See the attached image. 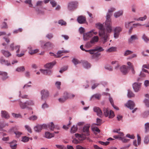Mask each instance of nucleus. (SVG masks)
Listing matches in <instances>:
<instances>
[{"label":"nucleus","mask_w":149,"mask_h":149,"mask_svg":"<svg viewBox=\"0 0 149 149\" xmlns=\"http://www.w3.org/2000/svg\"><path fill=\"white\" fill-rule=\"evenodd\" d=\"M96 27L100 30L99 31V35L103 43H104L108 40V38L109 36L108 33H110L107 32L106 31V32L105 29L103 27V25L100 23H97L95 24ZM107 30L106 28L105 27Z\"/></svg>","instance_id":"f257e3e1"},{"label":"nucleus","mask_w":149,"mask_h":149,"mask_svg":"<svg viewBox=\"0 0 149 149\" xmlns=\"http://www.w3.org/2000/svg\"><path fill=\"white\" fill-rule=\"evenodd\" d=\"M115 10V9L111 8L108 10L106 16V20L105 22L106 28L107 32L111 33L112 31V22L110 17L112 16V13Z\"/></svg>","instance_id":"f03ea898"},{"label":"nucleus","mask_w":149,"mask_h":149,"mask_svg":"<svg viewBox=\"0 0 149 149\" xmlns=\"http://www.w3.org/2000/svg\"><path fill=\"white\" fill-rule=\"evenodd\" d=\"M79 2L77 1H72L68 3V9L70 11H73L77 9L78 6Z\"/></svg>","instance_id":"7ed1b4c3"},{"label":"nucleus","mask_w":149,"mask_h":149,"mask_svg":"<svg viewBox=\"0 0 149 149\" xmlns=\"http://www.w3.org/2000/svg\"><path fill=\"white\" fill-rule=\"evenodd\" d=\"M39 43L41 47L44 49L47 50L52 49L54 46L53 44L50 42H48L44 44L43 41H40L39 42Z\"/></svg>","instance_id":"20e7f679"},{"label":"nucleus","mask_w":149,"mask_h":149,"mask_svg":"<svg viewBox=\"0 0 149 149\" xmlns=\"http://www.w3.org/2000/svg\"><path fill=\"white\" fill-rule=\"evenodd\" d=\"M103 112L105 116L109 117V118H112L115 116L114 112L108 108L104 107L103 108Z\"/></svg>","instance_id":"39448f33"},{"label":"nucleus","mask_w":149,"mask_h":149,"mask_svg":"<svg viewBox=\"0 0 149 149\" xmlns=\"http://www.w3.org/2000/svg\"><path fill=\"white\" fill-rule=\"evenodd\" d=\"M122 29L121 27L116 26L115 28L114 29V37L115 39L118 38L120 35V32L122 31Z\"/></svg>","instance_id":"423d86ee"},{"label":"nucleus","mask_w":149,"mask_h":149,"mask_svg":"<svg viewBox=\"0 0 149 149\" xmlns=\"http://www.w3.org/2000/svg\"><path fill=\"white\" fill-rule=\"evenodd\" d=\"M41 98L42 100H45L49 96V93L47 90L43 89L41 91Z\"/></svg>","instance_id":"0eeeda50"},{"label":"nucleus","mask_w":149,"mask_h":149,"mask_svg":"<svg viewBox=\"0 0 149 149\" xmlns=\"http://www.w3.org/2000/svg\"><path fill=\"white\" fill-rule=\"evenodd\" d=\"M90 127V124H87L84 126L83 127V132L84 136L89 135V129Z\"/></svg>","instance_id":"6e6552de"},{"label":"nucleus","mask_w":149,"mask_h":149,"mask_svg":"<svg viewBox=\"0 0 149 149\" xmlns=\"http://www.w3.org/2000/svg\"><path fill=\"white\" fill-rule=\"evenodd\" d=\"M20 46L19 45H17L15 46V49L17 50L16 51V53H17L16 56L19 57L23 56L24 55L25 52L24 51H21L20 54H19L18 53L20 51Z\"/></svg>","instance_id":"1a4fd4ad"},{"label":"nucleus","mask_w":149,"mask_h":149,"mask_svg":"<svg viewBox=\"0 0 149 149\" xmlns=\"http://www.w3.org/2000/svg\"><path fill=\"white\" fill-rule=\"evenodd\" d=\"M125 106L127 108L132 110L134 108L135 104L133 101L131 100H129L125 104Z\"/></svg>","instance_id":"9d476101"},{"label":"nucleus","mask_w":149,"mask_h":149,"mask_svg":"<svg viewBox=\"0 0 149 149\" xmlns=\"http://www.w3.org/2000/svg\"><path fill=\"white\" fill-rule=\"evenodd\" d=\"M93 31H90L83 34V39L84 40H87L92 36L93 34L91 33V32Z\"/></svg>","instance_id":"9b49d317"},{"label":"nucleus","mask_w":149,"mask_h":149,"mask_svg":"<svg viewBox=\"0 0 149 149\" xmlns=\"http://www.w3.org/2000/svg\"><path fill=\"white\" fill-rule=\"evenodd\" d=\"M18 130L17 127L15 126L13 127L11 129V130L13 131L15 134L16 136L17 137H19L22 134V133L18 131H16Z\"/></svg>","instance_id":"f8f14e48"},{"label":"nucleus","mask_w":149,"mask_h":149,"mask_svg":"<svg viewBox=\"0 0 149 149\" xmlns=\"http://www.w3.org/2000/svg\"><path fill=\"white\" fill-rule=\"evenodd\" d=\"M138 39L139 37L137 35H132L128 39V43L129 44H132L134 41Z\"/></svg>","instance_id":"ddd939ff"},{"label":"nucleus","mask_w":149,"mask_h":149,"mask_svg":"<svg viewBox=\"0 0 149 149\" xmlns=\"http://www.w3.org/2000/svg\"><path fill=\"white\" fill-rule=\"evenodd\" d=\"M77 20L78 22L80 24H84L86 22L85 17L82 15L79 16L77 17Z\"/></svg>","instance_id":"4468645a"},{"label":"nucleus","mask_w":149,"mask_h":149,"mask_svg":"<svg viewBox=\"0 0 149 149\" xmlns=\"http://www.w3.org/2000/svg\"><path fill=\"white\" fill-rule=\"evenodd\" d=\"M120 70L123 74H125L128 72V67L125 65H123L120 67Z\"/></svg>","instance_id":"2eb2a0df"},{"label":"nucleus","mask_w":149,"mask_h":149,"mask_svg":"<svg viewBox=\"0 0 149 149\" xmlns=\"http://www.w3.org/2000/svg\"><path fill=\"white\" fill-rule=\"evenodd\" d=\"M0 63L3 65H5L7 66H11V64L8 62V60L4 59L3 57H1L0 58Z\"/></svg>","instance_id":"dca6fc26"},{"label":"nucleus","mask_w":149,"mask_h":149,"mask_svg":"<svg viewBox=\"0 0 149 149\" xmlns=\"http://www.w3.org/2000/svg\"><path fill=\"white\" fill-rule=\"evenodd\" d=\"M93 111L94 112L97 113L98 116L99 117H101L102 115V112L101 111L100 109L97 107H95L93 108Z\"/></svg>","instance_id":"f3484780"},{"label":"nucleus","mask_w":149,"mask_h":149,"mask_svg":"<svg viewBox=\"0 0 149 149\" xmlns=\"http://www.w3.org/2000/svg\"><path fill=\"white\" fill-rule=\"evenodd\" d=\"M1 116L2 118H4L6 119H8L9 117V115L8 112L5 111H1Z\"/></svg>","instance_id":"a211bd4d"},{"label":"nucleus","mask_w":149,"mask_h":149,"mask_svg":"<svg viewBox=\"0 0 149 149\" xmlns=\"http://www.w3.org/2000/svg\"><path fill=\"white\" fill-rule=\"evenodd\" d=\"M18 104L20 108L22 109H24L27 108V105L26 102H23L19 100H18Z\"/></svg>","instance_id":"6ab92c4d"},{"label":"nucleus","mask_w":149,"mask_h":149,"mask_svg":"<svg viewBox=\"0 0 149 149\" xmlns=\"http://www.w3.org/2000/svg\"><path fill=\"white\" fill-rule=\"evenodd\" d=\"M40 71L42 73L45 75H49L51 74L52 73V71L50 69L46 70L40 69Z\"/></svg>","instance_id":"aec40b11"},{"label":"nucleus","mask_w":149,"mask_h":149,"mask_svg":"<svg viewBox=\"0 0 149 149\" xmlns=\"http://www.w3.org/2000/svg\"><path fill=\"white\" fill-rule=\"evenodd\" d=\"M56 62L55 61H53L52 62L48 63L44 65V67L48 69H51L52 68L53 66L56 64Z\"/></svg>","instance_id":"412c9836"},{"label":"nucleus","mask_w":149,"mask_h":149,"mask_svg":"<svg viewBox=\"0 0 149 149\" xmlns=\"http://www.w3.org/2000/svg\"><path fill=\"white\" fill-rule=\"evenodd\" d=\"M133 88L135 92H137L139 90L140 88V85L139 84L137 83H134L132 85Z\"/></svg>","instance_id":"4be33fe9"},{"label":"nucleus","mask_w":149,"mask_h":149,"mask_svg":"<svg viewBox=\"0 0 149 149\" xmlns=\"http://www.w3.org/2000/svg\"><path fill=\"white\" fill-rule=\"evenodd\" d=\"M123 10H120L117 12H115L114 14V17L117 18L120 16L123 15Z\"/></svg>","instance_id":"5701e85b"},{"label":"nucleus","mask_w":149,"mask_h":149,"mask_svg":"<svg viewBox=\"0 0 149 149\" xmlns=\"http://www.w3.org/2000/svg\"><path fill=\"white\" fill-rule=\"evenodd\" d=\"M54 133H51L49 132H46L45 133V137L47 139H50L54 136Z\"/></svg>","instance_id":"b1692460"},{"label":"nucleus","mask_w":149,"mask_h":149,"mask_svg":"<svg viewBox=\"0 0 149 149\" xmlns=\"http://www.w3.org/2000/svg\"><path fill=\"white\" fill-rule=\"evenodd\" d=\"M68 51L67 50H60L58 51L56 55V57L57 58L60 57L61 56V54L63 53H67L68 52Z\"/></svg>","instance_id":"393cba45"},{"label":"nucleus","mask_w":149,"mask_h":149,"mask_svg":"<svg viewBox=\"0 0 149 149\" xmlns=\"http://www.w3.org/2000/svg\"><path fill=\"white\" fill-rule=\"evenodd\" d=\"M17 144L16 141L15 140H13L10 143V146L12 149H15L16 148Z\"/></svg>","instance_id":"a878e982"},{"label":"nucleus","mask_w":149,"mask_h":149,"mask_svg":"<svg viewBox=\"0 0 149 149\" xmlns=\"http://www.w3.org/2000/svg\"><path fill=\"white\" fill-rule=\"evenodd\" d=\"M82 65L86 69H88L91 67L90 64L87 61H83L82 62Z\"/></svg>","instance_id":"bb28decb"},{"label":"nucleus","mask_w":149,"mask_h":149,"mask_svg":"<svg viewBox=\"0 0 149 149\" xmlns=\"http://www.w3.org/2000/svg\"><path fill=\"white\" fill-rule=\"evenodd\" d=\"M127 64L131 70L132 73L133 74H134L135 73V71L134 70V67L132 64L130 62H127Z\"/></svg>","instance_id":"cd10ccee"},{"label":"nucleus","mask_w":149,"mask_h":149,"mask_svg":"<svg viewBox=\"0 0 149 149\" xmlns=\"http://www.w3.org/2000/svg\"><path fill=\"white\" fill-rule=\"evenodd\" d=\"M34 130L37 132H40L42 129V126L41 125H38L35 126L34 128Z\"/></svg>","instance_id":"c85d7f7f"},{"label":"nucleus","mask_w":149,"mask_h":149,"mask_svg":"<svg viewBox=\"0 0 149 149\" xmlns=\"http://www.w3.org/2000/svg\"><path fill=\"white\" fill-rule=\"evenodd\" d=\"M99 37L97 36H95L93 37L91 40V43H94L95 42H97L98 41Z\"/></svg>","instance_id":"c756f323"},{"label":"nucleus","mask_w":149,"mask_h":149,"mask_svg":"<svg viewBox=\"0 0 149 149\" xmlns=\"http://www.w3.org/2000/svg\"><path fill=\"white\" fill-rule=\"evenodd\" d=\"M1 52L2 54L6 57H9L11 55V53L8 51L2 50Z\"/></svg>","instance_id":"7c9ffc66"},{"label":"nucleus","mask_w":149,"mask_h":149,"mask_svg":"<svg viewBox=\"0 0 149 149\" xmlns=\"http://www.w3.org/2000/svg\"><path fill=\"white\" fill-rule=\"evenodd\" d=\"M75 135L76 137L78 138L79 139H80V138H81V139H80L81 140L84 139L86 138L85 136H84L83 134H75Z\"/></svg>","instance_id":"2f4dec72"},{"label":"nucleus","mask_w":149,"mask_h":149,"mask_svg":"<svg viewBox=\"0 0 149 149\" xmlns=\"http://www.w3.org/2000/svg\"><path fill=\"white\" fill-rule=\"evenodd\" d=\"M109 100L111 105L116 110H118L119 109L118 108L114 105L113 99L111 97H109Z\"/></svg>","instance_id":"473e14b6"},{"label":"nucleus","mask_w":149,"mask_h":149,"mask_svg":"<svg viewBox=\"0 0 149 149\" xmlns=\"http://www.w3.org/2000/svg\"><path fill=\"white\" fill-rule=\"evenodd\" d=\"M2 76V79L3 80H4L8 78V74L6 72H3Z\"/></svg>","instance_id":"72a5a7b5"},{"label":"nucleus","mask_w":149,"mask_h":149,"mask_svg":"<svg viewBox=\"0 0 149 149\" xmlns=\"http://www.w3.org/2000/svg\"><path fill=\"white\" fill-rule=\"evenodd\" d=\"M77 129V126L74 125L71 128L70 132L71 133H74L76 132Z\"/></svg>","instance_id":"f704fd0d"},{"label":"nucleus","mask_w":149,"mask_h":149,"mask_svg":"<svg viewBox=\"0 0 149 149\" xmlns=\"http://www.w3.org/2000/svg\"><path fill=\"white\" fill-rule=\"evenodd\" d=\"M111 64L114 65L115 69L116 70H117L119 68V65L118 62L117 61H113L111 62Z\"/></svg>","instance_id":"c9c22d12"},{"label":"nucleus","mask_w":149,"mask_h":149,"mask_svg":"<svg viewBox=\"0 0 149 149\" xmlns=\"http://www.w3.org/2000/svg\"><path fill=\"white\" fill-rule=\"evenodd\" d=\"M137 137L138 139V142L137 143L136 140H134L133 142V144L136 146H137L139 145L140 143V136L139 134H137Z\"/></svg>","instance_id":"e433bc0d"},{"label":"nucleus","mask_w":149,"mask_h":149,"mask_svg":"<svg viewBox=\"0 0 149 149\" xmlns=\"http://www.w3.org/2000/svg\"><path fill=\"white\" fill-rule=\"evenodd\" d=\"M48 128L51 130H53L54 128V125L52 122L48 124Z\"/></svg>","instance_id":"4c0bfd02"},{"label":"nucleus","mask_w":149,"mask_h":149,"mask_svg":"<svg viewBox=\"0 0 149 149\" xmlns=\"http://www.w3.org/2000/svg\"><path fill=\"white\" fill-rule=\"evenodd\" d=\"M127 96L129 98H131L134 96V94L131 91L129 90H128Z\"/></svg>","instance_id":"58836bf2"},{"label":"nucleus","mask_w":149,"mask_h":149,"mask_svg":"<svg viewBox=\"0 0 149 149\" xmlns=\"http://www.w3.org/2000/svg\"><path fill=\"white\" fill-rule=\"evenodd\" d=\"M101 95L100 94H95L93 95L91 97V100L92 98H95V99H96L98 100H99L100 99L101 97Z\"/></svg>","instance_id":"ea45409f"},{"label":"nucleus","mask_w":149,"mask_h":149,"mask_svg":"<svg viewBox=\"0 0 149 149\" xmlns=\"http://www.w3.org/2000/svg\"><path fill=\"white\" fill-rule=\"evenodd\" d=\"M63 97L67 100V99L70 98V93L65 92L64 93Z\"/></svg>","instance_id":"a19ab883"},{"label":"nucleus","mask_w":149,"mask_h":149,"mask_svg":"<svg viewBox=\"0 0 149 149\" xmlns=\"http://www.w3.org/2000/svg\"><path fill=\"white\" fill-rule=\"evenodd\" d=\"M26 104L28 106H32L34 105V101L32 100H29L26 101Z\"/></svg>","instance_id":"79ce46f5"},{"label":"nucleus","mask_w":149,"mask_h":149,"mask_svg":"<svg viewBox=\"0 0 149 149\" xmlns=\"http://www.w3.org/2000/svg\"><path fill=\"white\" fill-rule=\"evenodd\" d=\"M116 48L115 47H111L106 50V52H110L115 51L116 50Z\"/></svg>","instance_id":"37998d69"},{"label":"nucleus","mask_w":149,"mask_h":149,"mask_svg":"<svg viewBox=\"0 0 149 149\" xmlns=\"http://www.w3.org/2000/svg\"><path fill=\"white\" fill-rule=\"evenodd\" d=\"M29 138L26 136H23L22 137L21 141L23 142H27L29 141Z\"/></svg>","instance_id":"c03bdc74"},{"label":"nucleus","mask_w":149,"mask_h":149,"mask_svg":"<svg viewBox=\"0 0 149 149\" xmlns=\"http://www.w3.org/2000/svg\"><path fill=\"white\" fill-rule=\"evenodd\" d=\"M8 124L4 123L3 122H0V130H1L4 127L6 126H8Z\"/></svg>","instance_id":"a18cd8bd"},{"label":"nucleus","mask_w":149,"mask_h":149,"mask_svg":"<svg viewBox=\"0 0 149 149\" xmlns=\"http://www.w3.org/2000/svg\"><path fill=\"white\" fill-rule=\"evenodd\" d=\"M24 70V67L23 66L18 67L16 69V71L18 72H23Z\"/></svg>","instance_id":"49530a36"},{"label":"nucleus","mask_w":149,"mask_h":149,"mask_svg":"<svg viewBox=\"0 0 149 149\" xmlns=\"http://www.w3.org/2000/svg\"><path fill=\"white\" fill-rule=\"evenodd\" d=\"M19 96L23 99H29L28 96L26 95H22L20 91H19Z\"/></svg>","instance_id":"de8ad7c7"},{"label":"nucleus","mask_w":149,"mask_h":149,"mask_svg":"<svg viewBox=\"0 0 149 149\" xmlns=\"http://www.w3.org/2000/svg\"><path fill=\"white\" fill-rule=\"evenodd\" d=\"M119 139L121 140L124 143L127 142L129 140L125 138V137H120Z\"/></svg>","instance_id":"09e8293b"},{"label":"nucleus","mask_w":149,"mask_h":149,"mask_svg":"<svg viewBox=\"0 0 149 149\" xmlns=\"http://www.w3.org/2000/svg\"><path fill=\"white\" fill-rule=\"evenodd\" d=\"M72 61L75 65L81 63V62L79 61L76 58H73Z\"/></svg>","instance_id":"8fccbe9b"},{"label":"nucleus","mask_w":149,"mask_h":149,"mask_svg":"<svg viewBox=\"0 0 149 149\" xmlns=\"http://www.w3.org/2000/svg\"><path fill=\"white\" fill-rule=\"evenodd\" d=\"M133 53L132 51L128 50H126L124 52V56H127Z\"/></svg>","instance_id":"3c124183"},{"label":"nucleus","mask_w":149,"mask_h":149,"mask_svg":"<svg viewBox=\"0 0 149 149\" xmlns=\"http://www.w3.org/2000/svg\"><path fill=\"white\" fill-rule=\"evenodd\" d=\"M145 130L146 132H148L149 131V123H146L145 125Z\"/></svg>","instance_id":"603ef678"},{"label":"nucleus","mask_w":149,"mask_h":149,"mask_svg":"<svg viewBox=\"0 0 149 149\" xmlns=\"http://www.w3.org/2000/svg\"><path fill=\"white\" fill-rule=\"evenodd\" d=\"M142 38L146 42H148L149 41V39L145 34L143 35Z\"/></svg>","instance_id":"864d4df0"},{"label":"nucleus","mask_w":149,"mask_h":149,"mask_svg":"<svg viewBox=\"0 0 149 149\" xmlns=\"http://www.w3.org/2000/svg\"><path fill=\"white\" fill-rule=\"evenodd\" d=\"M31 0H26L24 1V3L29 4L30 7H32L33 5L31 3Z\"/></svg>","instance_id":"5fc2aeb1"},{"label":"nucleus","mask_w":149,"mask_h":149,"mask_svg":"<svg viewBox=\"0 0 149 149\" xmlns=\"http://www.w3.org/2000/svg\"><path fill=\"white\" fill-rule=\"evenodd\" d=\"M24 127L26 130L30 133L32 132V130L31 128L28 125H26L24 126Z\"/></svg>","instance_id":"6e6d98bb"},{"label":"nucleus","mask_w":149,"mask_h":149,"mask_svg":"<svg viewBox=\"0 0 149 149\" xmlns=\"http://www.w3.org/2000/svg\"><path fill=\"white\" fill-rule=\"evenodd\" d=\"M24 75L26 77L30 78L31 76L30 72L29 71H27L25 72Z\"/></svg>","instance_id":"4d7b16f0"},{"label":"nucleus","mask_w":149,"mask_h":149,"mask_svg":"<svg viewBox=\"0 0 149 149\" xmlns=\"http://www.w3.org/2000/svg\"><path fill=\"white\" fill-rule=\"evenodd\" d=\"M50 3L53 7H55L56 5V2L54 0H50Z\"/></svg>","instance_id":"13d9d810"},{"label":"nucleus","mask_w":149,"mask_h":149,"mask_svg":"<svg viewBox=\"0 0 149 149\" xmlns=\"http://www.w3.org/2000/svg\"><path fill=\"white\" fill-rule=\"evenodd\" d=\"M37 118V117L36 116L34 115L32 116L29 118V119L31 120H36Z\"/></svg>","instance_id":"bf43d9fd"},{"label":"nucleus","mask_w":149,"mask_h":149,"mask_svg":"<svg viewBox=\"0 0 149 149\" xmlns=\"http://www.w3.org/2000/svg\"><path fill=\"white\" fill-rule=\"evenodd\" d=\"M59 24H61V25H65L66 24V22H65L63 20H60L58 22Z\"/></svg>","instance_id":"052dcab7"},{"label":"nucleus","mask_w":149,"mask_h":149,"mask_svg":"<svg viewBox=\"0 0 149 149\" xmlns=\"http://www.w3.org/2000/svg\"><path fill=\"white\" fill-rule=\"evenodd\" d=\"M58 100L59 102L61 103H63L66 100V99L63 97L59 98Z\"/></svg>","instance_id":"680f3d73"},{"label":"nucleus","mask_w":149,"mask_h":149,"mask_svg":"<svg viewBox=\"0 0 149 149\" xmlns=\"http://www.w3.org/2000/svg\"><path fill=\"white\" fill-rule=\"evenodd\" d=\"M61 85V82L60 81H56L55 83V85L57 88L59 89L60 88V85Z\"/></svg>","instance_id":"e2e57ef3"},{"label":"nucleus","mask_w":149,"mask_h":149,"mask_svg":"<svg viewBox=\"0 0 149 149\" xmlns=\"http://www.w3.org/2000/svg\"><path fill=\"white\" fill-rule=\"evenodd\" d=\"M95 50L96 51H98L99 52H101L103 51V49L101 47H96L95 49Z\"/></svg>","instance_id":"0e129e2a"},{"label":"nucleus","mask_w":149,"mask_h":149,"mask_svg":"<svg viewBox=\"0 0 149 149\" xmlns=\"http://www.w3.org/2000/svg\"><path fill=\"white\" fill-rule=\"evenodd\" d=\"M48 107V105L46 102L43 103L42 105V108L43 109L47 108Z\"/></svg>","instance_id":"69168bd1"},{"label":"nucleus","mask_w":149,"mask_h":149,"mask_svg":"<svg viewBox=\"0 0 149 149\" xmlns=\"http://www.w3.org/2000/svg\"><path fill=\"white\" fill-rule=\"evenodd\" d=\"M68 68V67L67 66H65L63 67V68H61V70L59 71V72L60 73H62L63 71H64L67 70Z\"/></svg>","instance_id":"338daca9"},{"label":"nucleus","mask_w":149,"mask_h":149,"mask_svg":"<svg viewBox=\"0 0 149 149\" xmlns=\"http://www.w3.org/2000/svg\"><path fill=\"white\" fill-rule=\"evenodd\" d=\"M144 102L146 106L149 107V100L147 99H146L144 100Z\"/></svg>","instance_id":"774afa93"}]
</instances>
